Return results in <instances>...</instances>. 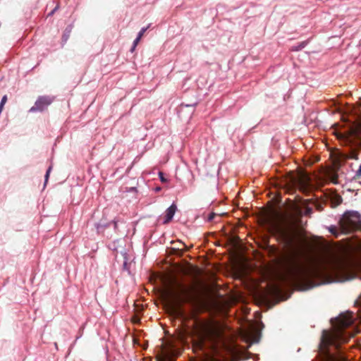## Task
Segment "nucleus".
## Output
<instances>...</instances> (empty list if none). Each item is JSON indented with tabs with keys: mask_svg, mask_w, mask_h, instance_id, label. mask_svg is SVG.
<instances>
[{
	"mask_svg": "<svg viewBox=\"0 0 361 361\" xmlns=\"http://www.w3.org/2000/svg\"><path fill=\"white\" fill-rule=\"evenodd\" d=\"M178 290H172L169 294L173 302L178 306L173 311L176 317L181 320V334L184 338L191 337L196 342L202 344L210 334L209 322L198 317L194 310L187 312L180 305L192 301L180 283H178Z\"/></svg>",
	"mask_w": 361,
	"mask_h": 361,
	"instance_id": "nucleus-1",
	"label": "nucleus"
},
{
	"mask_svg": "<svg viewBox=\"0 0 361 361\" xmlns=\"http://www.w3.org/2000/svg\"><path fill=\"white\" fill-rule=\"evenodd\" d=\"M349 340V336L341 332L329 335L326 330H323L319 343V352L312 361H349L346 348L342 346Z\"/></svg>",
	"mask_w": 361,
	"mask_h": 361,
	"instance_id": "nucleus-2",
	"label": "nucleus"
},
{
	"mask_svg": "<svg viewBox=\"0 0 361 361\" xmlns=\"http://www.w3.org/2000/svg\"><path fill=\"white\" fill-rule=\"evenodd\" d=\"M316 273L317 270L314 266L298 262H290L286 268L287 277L290 280L309 279L314 276Z\"/></svg>",
	"mask_w": 361,
	"mask_h": 361,
	"instance_id": "nucleus-3",
	"label": "nucleus"
},
{
	"mask_svg": "<svg viewBox=\"0 0 361 361\" xmlns=\"http://www.w3.org/2000/svg\"><path fill=\"white\" fill-rule=\"evenodd\" d=\"M271 232L277 240L289 251H294L296 248L295 235L290 231L279 223L273 225Z\"/></svg>",
	"mask_w": 361,
	"mask_h": 361,
	"instance_id": "nucleus-4",
	"label": "nucleus"
},
{
	"mask_svg": "<svg viewBox=\"0 0 361 361\" xmlns=\"http://www.w3.org/2000/svg\"><path fill=\"white\" fill-rule=\"evenodd\" d=\"M53 101H54V98L50 96H48V95L39 96L35 101L34 106H32L30 109L29 112H30V113L42 112L44 110H46L49 105H51V104L53 102Z\"/></svg>",
	"mask_w": 361,
	"mask_h": 361,
	"instance_id": "nucleus-5",
	"label": "nucleus"
},
{
	"mask_svg": "<svg viewBox=\"0 0 361 361\" xmlns=\"http://www.w3.org/2000/svg\"><path fill=\"white\" fill-rule=\"evenodd\" d=\"M361 221L360 214L357 211H346L340 219V223L345 226H353Z\"/></svg>",
	"mask_w": 361,
	"mask_h": 361,
	"instance_id": "nucleus-6",
	"label": "nucleus"
},
{
	"mask_svg": "<svg viewBox=\"0 0 361 361\" xmlns=\"http://www.w3.org/2000/svg\"><path fill=\"white\" fill-rule=\"evenodd\" d=\"M341 317H342V314H340L339 317H335L334 319H331V322H333L334 320L336 321V322L341 326L338 327L333 332H329L328 331H327L329 335H331V334H336V333H338V332H341L342 334H344L345 335L349 336H350V339L352 338V335L346 332L343 329H342V328L345 327V326H349L351 324L352 321L350 319H348V318L343 319Z\"/></svg>",
	"mask_w": 361,
	"mask_h": 361,
	"instance_id": "nucleus-7",
	"label": "nucleus"
},
{
	"mask_svg": "<svg viewBox=\"0 0 361 361\" xmlns=\"http://www.w3.org/2000/svg\"><path fill=\"white\" fill-rule=\"evenodd\" d=\"M177 210V206L175 202H173L166 210L165 216L164 217L163 224H169L173 218V216Z\"/></svg>",
	"mask_w": 361,
	"mask_h": 361,
	"instance_id": "nucleus-8",
	"label": "nucleus"
},
{
	"mask_svg": "<svg viewBox=\"0 0 361 361\" xmlns=\"http://www.w3.org/2000/svg\"><path fill=\"white\" fill-rule=\"evenodd\" d=\"M111 226V222H106L103 220H100L99 222L94 224V227L98 234L102 233L104 230Z\"/></svg>",
	"mask_w": 361,
	"mask_h": 361,
	"instance_id": "nucleus-9",
	"label": "nucleus"
},
{
	"mask_svg": "<svg viewBox=\"0 0 361 361\" xmlns=\"http://www.w3.org/2000/svg\"><path fill=\"white\" fill-rule=\"evenodd\" d=\"M72 29H73V25H68L66 29L64 30L63 31V35H62V46H63L68 41L69 37H70V35H71V32L72 31Z\"/></svg>",
	"mask_w": 361,
	"mask_h": 361,
	"instance_id": "nucleus-10",
	"label": "nucleus"
},
{
	"mask_svg": "<svg viewBox=\"0 0 361 361\" xmlns=\"http://www.w3.org/2000/svg\"><path fill=\"white\" fill-rule=\"evenodd\" d=\"M310 41V39H307L305 41H303V42H301L298 43L296 45H294V46L291 47L290 51H299L302 50V49H304L309 44Z\"/></svg>",
	"mask_w": 361,
	"mask_h": 361,
	"instance_id": "nucleus-11",
	"label": "nucleus"
},
{
	"mask_svg": "<svg viewBox=\"0 0 361 361\" xmlns=\"http://www.w3.org/2000/svg\"><path fill=\"white\" fill-rule=\"evenodd\" d=\"M332 202L334 206H337L342 202V197L340 195H335L333 197Z\"/></svg>",
	"mask_w": 361,
	"mask_h": 361,
	"instance_id": "nucleus-12",
	"label": "nucleus"
},
{
	"mask_svg": "<svg viewBox=\"0 0 361 361\" xmlns=\"http://www.w3.org/2000/svg\"><path fill=\"white\" fill-rule=\"evenodd\" d=\"M51 169H52V166H49V168L47 169V171H46V173H45V176H44V186L46 185L48 180H49V174H50V172H51Z\"/></svg>",
	"mask_w": 361,
	"mask_h": 361,
	"instance_id": "nucleus-13",
	"label": "nucleus"
},
{
	"mask_svg": "<svg viewBox=\"0 0 361 361\" xmlns=\"http://www.w3.org/2000/svg\"><path fill=\"white\" fill-rule=\"evenodd\" d=\"M301 190L304 195H309L311 192L312 189L308 186H302Z\"/></svg>",
	"mask_w": 361,
	"mask_h": 361,
	"instance_id": "nucleus-14",
	"label": "nucleus"
},
{
	"mask_svg": "<svg viewBox=\"0 0 361 361\" xmlns=\"http://www.w3.org/2000/svg\"><path fill=\"white\" fill-rule=\"evenodd\" d=\"M328 230L329 231L333 234V235H335L336 236H338V232H337V228L335 226H330L329 228H328Z\"/></svg>",
	"mask_w": 361,
	"mask_h": 361,
	"instance_id": "nucleus-15",
	"label": "nucleus"
},
{
	"mask_svg": "<svg viewBox=\"0 0 361 361\" xmlns=\"http://www.w3.org/2000/svg\"><path fill=\"white\" fill-rule=\"evenodd\" d=\"M312 213H313V209L310 207L307 206L305 208L304 214H305V216H310Z\"/></svg>",
	"mask_w": 361,
	"mask_h": 361,
	"instance_id": "nucleus-16",
	"label": "nucleus"
},
{
	"mask_svg": "<svg viewBox=\"0 0 361 361\" xmlns=\"http://www.w3.org/2000/svg\"><path fill=\"white\" fill-rule=\"evenodd\" d=\"M110 222H111V224L114 225V229L116 232L118 231V222H120V220L115 218L114 220H112Z\"/></svg>",
	"mask_w": 361,
	"mask_h": 361,
	"instance_id": "nucleus-17",
	"label": "nucleus"
},
{
	"mask_svg": "<svg viewBox=\"0 0 361 361\" xmlns=\"http://www.w3.org/2000/svg\"><path fill=\"white\" fill-rule=\"evenodd\" d=\"M6 101H7V96L6 95L3 96V97L1 98V100L0 102V109L3 110L4 106L6 104Z\"/></svg>",
	"mask_w": 361,
	"mask_h": 361,
	"instance_id": "nucleus-18",
	"label": "nucleus"
},
{
	"mask_svg": "<svg viewBox=\"0 0 361 361\" xmlns=\"http://www.w3.org/2000/svg\"><path fill=\"white\" fill-rule=\"evenodd\" d=\"M149 26L146 27H142L140 32H138L137 34V37L139 38H141L142 36L144 35V33L147 31V30L148 29Z\"/></svg>",
	"mask_w": 361,
	"mask_h": 361,
	"instance_id": "nucleus-19",
	"label": "nucleus"
},
{
	"mask_svg": "<svg viewBox=\"0 0 361 361\" xmlns=\"http://www.w3.org/2000/svg\"><path fill=\"white\" fill-rule=\"evenodd\" d=\"M159 178L162 183L167 182V179L164 177V174L162 172H159Z\"/></svg>",
	"mask_w": 361,
	"mask_h": 361,
	"instance_id": "nucleus-20",
	"label": "nucleus"
},
{
	"mask_svg": "<svg viewBox=\"0 0 361 361\" xmlns=\"http://www.w3.org/2000/svg\"><path fill=\"white\" fill-rule=\"evenodd\" d=\"M215 216H216V214L214 213V212H212V213L209 214V215L207 217V221H209V222L213 221V219H214Z\"/></svg>",
	"mask_w": 361,
	"mask_h": 361,
	"instance_id": "nucleus-21",
	"label": "nucleus"
},
{
	"mask_svg": "<svg viewBox=\"0 0 361 361\" xmlns=\"http://www.w3.org/2000/svg\"><path fill=\"white\" fill-rule=\"evenodd\" d=\"M321 283H314L311 286H307L306 287L303 288L302 290H310L314 287H316L317 286H319Z\"/></svg>",
	"mask_w": 361,
	"mask_h": 361,
	"instance_id": "nucleus-22",
	"label": "nucleus"
},
{
	"mask_svg": "<svg viewBox=\"0 0 361 361\" xmlns=\"http://www.w3.org/2000/svg\"><path fill=\"white\" fill-rule=\"evenodd\" d=\"M123 269L129 271L128 264L126 260L124 261L123 264Z\"/></svg>",
	"mask_w": 361,
	"mask_h": 361,
	"instance_id": "nucleus-23",
	"label": "nucleus"
},
{
	"mask_svg": "<svg viewBox=\"0 0 361 361\" xmlns=\"http://www.w3.org/2000/svg\"><path fill=\"white\" fill-rule=\"evenodd\" d=\"M196 105H197V103H194V104H185V105H184L183 104H181V108H183V106H185V107H192V108H193V107H195Z\"/></svg>",
	"mask_w": 361,
	"mask_h": 361,
	"instance_id": "nucleus-24",
	"label": "nucleus"
},
{
	"mask_svg": "<svg viewBox=\"0 0 361 361\" xmlns=\"http://www.w3.org/2000/svg\"><path fill=\"white\" fill-rule=\"evenodd\" d=\"M140 40V38L139 37H136L134 41H133V45H134V47H136L137 43L139 42V41Z\"/></svg>",
	"mask_w": 361,
	"mask_h": 361,
	"instance_id": "nucleus-25",
	"label": "nucleus"
},
{
	"mask_svg": "<svg viewBox=\"0 0 361 361\" xmlns=\"http://www.w3.org/2000/svg\"><path fill=\"white\" fill-rule=\"evenodd\" d=\"M355 175L357 176H361V164L360 165L358 170L356 171Z\"/></svg>",
	"mask_w": 361,
	"mask_h": 361,
	"instance_id": "nucleus-26",
	"label": "nucleus"
},
{
	"mask_svg": "<svg viewBox=\"0 0 361 361\" xmlns=\"http://www.w3.org/2000/svg\"><path fill=\"white\" fill-rule=\"evenodd\" d=\"M315 206H316L317 209H318L319 211L322 209V206L319 202H316Z\"/></svg>",
	"mask_w": 361,
	"mask_h": 361,
	"instance_id": "nucleus-27",
	"label": "nucleus"
},
{
	"mask_svg": "<svg viewBox=\"0 0 361 361\" xmlns=\"http://www.w3.org/2000/svg\"><path fill=\"white\" fill-rule=\"evenodd\" d=\"M128 191L129 192H137V188L136 187H131L130 188Z\"/></svg>",
	"mask_w": 361,
	"mask_h": 361,
	"instance_id": "nucleus-28",
	"label": "nucleus"
},
{
	"mask_svg": "<svg viewBox=\"0 0 361 361\" xmlns=\"http://www.w3.org/2000/svg\"><path fill=\"white\" fill-rule=\"evenodd\" d=\"M352 159H357V154H355L351 157Z\"/></svg>",
	"mask_w": 361,
	"mask_h": 361,
	"instance_id": "nucleus-29",
	"label": "nucleus"
},
{
	"mask_svg": "<svg viewBox=\"0 0 361 361\" xmlns=\"http://www.w3.org/2000/svg\"><path fill=\"white\" fill-rule=\"evenodd\" d=\"M159 359L161 360V361H168L167 359L165 357H164V356H162Z\"/></svg>",
	"mask_w": 361,
	"mask_h": 361,
	"instance_id": "nucleus-30",
	"label": "nucleus"
},
{
	"mask_svg": "<svg viewBox=\"0 0 361 361\" xmlns=\"http://www.w3.org/2000/svg\"><path fill=\"white\" fill-rule=\"evenodd\" d=\"M357 348L361 351V344L360 343H358L357 345Z\"/></svg>",
	"mask_w": 361,
	"mask_h": 361,
	"instance_id": "nucleus-31",
	"label": "nucleus"
},
{
	"mask_svg": "<svg viewBox=\"0 0 361 361\" xmlns=\"http://www.w3.org/2000/svg\"><path fill=\"white\" fill-rule=\"evenodd\" d=\"M160 190H161V188H160V187H157V188H155V191H157V192H159V191H160Z\"/></svg>",
	"mask_w": 361,
	"mask_h": 361,
	"instance_id": "nucleus-32",
	"label": "nucleus"
},
{
	"mask_svg": "<svg viewBox=\"0 0 361 361\" xmlns=\"http://www.w3.org/2000/svg\"><path fill=\"white\" fill-rule=\"evenodd\" d=\"M56 9V8H55L50 13L49 15H52L54 14V13H55V10Z\"/></svg>",
	"mask_w": 361,
	"mask_h": 361,
	"instance_id": "nucleus-33",
	"label": "nucleus"
},
{
	"mask_svg": "<svg viewBox=\"0 0 361 361\" xmlns=\"http://www.w3.org/2000/svg\"><path fill=\"white\" fill-rule=\"evenodd\" d=\"M56 9V8H55L50 13L49 15H52L54 14V13H55V10Z\"/></svg>",
	"mask_w": 361,
	"mask_h": 361,
	"instance_id": "nucleus-34",
	"label": "nucleus"
},
{
	"mask_svg": "<svg viewBox=\"0 0 361 361\" xmlns=\"http://www.w3.org/2000/svg\"><path fill=\"white\" fill-rule=\"evenodd\" d=\"M135 47H134V45H133V46H132V47H131L130 51H133V50L135 49Z\"/></svg>",
	"mask_w": 361,
	"mask_h": 361,
	"instance_id": "nucleus-35",
	"label": "nucleus"
},
{
	"mask_svg": "<svg viewBox=\"0 0 361 361\" xmlns=\"http://www.w3.org/2000/svg\"><path fill=\"white\" fill-rule=\"evenodd\" d=\"M360 184H361V183H360Z\"/></svg>",
	"mask_w": 361,
	"mask_h": 361,
	"instance_id": "nucleus-36",
	"label": "nucleus"
}]
</instances>
